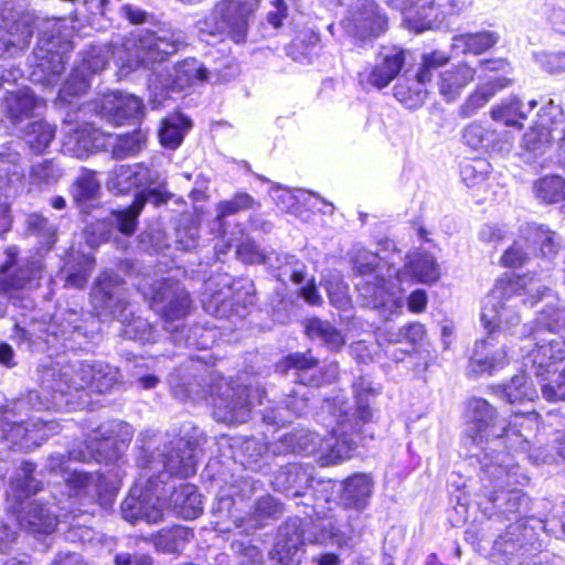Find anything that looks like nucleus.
Wrapping results in <instances>:
<instances>
[{
	"instance_id": "f257e3e1",
	"label": "nucleus",
	"mask_w": 565,
	"mask_h": 565,
	"mask_svg": "<svg viewBox=\"0 0 565 565\" xmlns=\"http://www.w3.org/2000/svg\"><path fill=\"white\" fill-rule=\"evenodd\" d=\"M536 414L515 413L497 419V531L529 520L530 497L521 489L530 478L518 458L532 459L536 465H551L554 456L539 448L530 454L531 437L536 434ZM505 530L501 534H504Z\"/></svg>"
},
{
	"instance_id": "f03ea898",
	"label": "nucleus",
	"mask_w": 565,
	"mask_h": 565,
	"mask_svg": "<svg viewBox=\"0 0 565 565\" xmlns=\"http://www.w3.org/2000/svg\"><path fill=\"white\" fill-rule=\"evenodd\" d=\"M521 301L530 308L545 302L533 320L531 333L536 342L530 354L536 377L544 382L565 360V339L558 335L565 331V307L558 303L553 289L544 285L530 287Z\"/></svg>"
},
{
	"instance_id": "7ed1b4c3",
	"label": "nucleus",
	"mask_w": 565,
	"mask_h": 565,
	"mask_svg": "<svg viewBox=\"0 0 565 565\" xmlns=\"http://www.w3.org/2000/svg\"><path fill=\"white\" fill-rule=\"evenodd\" d=\"M366 395L375 396L377 391L360 384L356 390V407L351 412L348 399L344 396L337 395L332 401L327 399L324 406L335 418V427L332 428V440L326 441V446L320 445V450L326 454L320 458L322 465H337L352 456L356 448L355 436L360 431L361 425L372 418V411L369 407Z\"/></svg>"
},
{
	"instance_id": "20e7f679",
	"label": "nucleus",
	"mask_w": 565,
	"mask_h": 565,
	"mask_svg": "<svg viewBox=\"0 0 565 565\" xmlns=\"http://www.w3.org/2000/svg\"><path fill=\"white\" fill-rule=\"evenodd\" d=\"M355 269L359 274L356 290L364 306L380 309L386 320L402 311L404 300L399 285L403 278L399 269L382 264L375 254L358 257Z\"/></svg>"
},
{
	"instance_id": "39448f33",
	"label": "nucleus",
	"mask_w": 565,
	"mask_h": 565,
	"mask_svg": "<svg viewBox=\"0 0 565 565\" xmlns=\"http://www.w3.org/2000/svg\"><path fill=\"white\" fill-rule=\"evenodd\" d=\"M185 36L180 31H145L128 38L111 52L121 75H127L140 65L161 62L185 46Z\"/></svg>"
},
{
	"instance_id": "423d86ee",
	"label": "nucleus",
	"mask_w": 565,
	"mask_h": 565,
	"mask_svg": "<svg viewBox=\"0 0 565 565\" xmlns=\"http://www.w3.org/2000/svg\"><path fill=\"white\" fill-rule=\"evenodd\" d=\"M68 129L62 142V149L66 154L83 159L96 150L111 146L113 157L124 159L137 156L147 142V131L134 130L130 134L113 137L90 124H84L79 128L67 125Z\"/></svg>"
},
{
	"instance_id": "0eeeda50",
	"label": "nucleus",
	"mask_w": 565,
	"mask_h": 565,
	"mask_svg": "<svg viewBox=\"0 0 565 565\" xmlns=\"http://www.w3.org/2000/svg\"><path fill=\"white\" fill-rule=\"evenodd\" d=\"M34 465L23 462L20 472L11 480L9 497L14 499L10 505L20 527L34 535L51 534L55 531L58 518L51 508L36 501H24L40 489V483L33 478Z\"/></svg>"
},
{
	"instance_id": "6e6552de",
	"label": "nucleus",
	"mask_w": 565,
	"mask_h": 565,
	"mask_svg": "<svg viewBox=\"0 0 565 565\" xmlns=\"http://www.w3.org/2000/svg\"><path fill=\"white\" fill-rule=\"evenodd\" d=\"M540 531L565 541V511L553 512L545 519L531 516L520 524H511L504 534L497 535V552L503 556L534 554L541 550Z\"/></svg>"
},
{
	"instance_id": "1a4fd4ad",
	"label": "nucleus",
	"mask_w": 565,
	"mask_h": 565,
	"mask_svg": "<svg viewBox=\"0 0 565 565\" xmlns=\"http://www.w3.org/2000/svg\"><path fill=\"white\" fill-rule=\"evenodd\" d=\"M52 380L49 386L62 394L89 388L105 393L117 382L118 371L103 362H79L56 365L47 372Z\"/></svg>"
},
{
	"instance_id": "9d476101",
	"label": "nucleus",
	"mask_w": 565,
	"mask_h": 565,
	"mask_svg": "<svg viewBox=\"0 0 565 565\" xmlns=\"http://www.w3.org/2000/svg\"><path fill=\"white\" fill-rule=\"evenodd\" d=\"M259 2L260 0H221L211 13L199 22L200 32L226 35L236 43L244 42Z\"/></svg>"
},
{
	"instance_id": "9b49d317",
	"label": "nucleus",
	"mask_w": 565,
	"mask_h": 565,
	"mask_svg": "<svg viewBox=\"0 0 565 565\" xmlns=\"http://www.w3.org/2000/svg\"><path fill=\"white\" fill-rule=\"evenodd\" d=\"M206 79V68L195 58L183 60L171 70L163 68L152 72L148 79L150 103L153 108H158L170 96V93L181 92Z\"/></svg>"
},
{
	"instance_id": "f8f14e48",
	"label": "nucleus",
	"mask_w": 565,
	"mask_h": 565,
	"mask_svg": "<svg viewBox=\"0 0 565 565\" xmlns=\"http://www.w3.org/2000/svg\"><path fill=\"white\" fill-rule=\"evenodd\" d=\"M24 408L25 403L19 402L0 411V427L7 440L21 449L30 450L49 437L51 424L40 419L23 422L21 415Z\"/></svg>"
},
{
	"instance_id": "ddd939ff",
	"label": "nucleus",
	"mask_w": 565,
	"mask_h": 565,
	"mask_svg": "<svg viewBox=\"0 0 565 565\" xmlns=\"http://www.w3.org/2000/svg\"><path fill=\"white\" fill-rule=\"evenodd\" d=\"M132 434V428L127 423L111 422L103 425L95 433L94 439L90 441L92 445L87 446L89 451L71 450L68 452L70 460L88 461L95 459L103 461L115 459L131 440Z\"/></svg>"
},
{
	"instance_id": "4468645a",
	"label": "nucleus",
	"mask_w": 565,
	"mask_h": 565,
	"mask_svg": "<svg viewBox=\"0 0 565 565\" xmlns=\"http://www.w3.org/2000/svg\"><path fill=\"white\" fill-rule=\"evenodd\" d=\"M163 511L164 502L158 497L152 479L145 489L135 486L121 503L124 519L132 524L139 521L157 523L163 519Z\"/></svg>"
},
{
	"instance_id": "2eb2a0df",
	"label": "nucleus",
	"mask_w": 565,
	"mask_h": 565,
	"mask_svg": "<svg viewBox=\"0 0 565 565\" xmlns=\"http://www.w3.org/2000/svg\"><path fill=\"white\" fill-rule=\"evenodd\" d=\"M530 260V254L523 246L514 242L509 246L500 257V264L509 268L499 278H497V292L501 298H511L512 296H522L530 289L527 287V274H521L516 270L522 269Z\"/></svg>"
},
{
	"instance_id": "dca6fc26",
	"label": "nucleus",
	"mask_w": 565,
	"mask_h": 565,
	"mask_svg": "<svg viewBox=\"0 0 565 565\" xmlns=\"http://www.w3.org/2000/svg\"><path fill=\"white\" fill-rule=\"evenodd\" d=\"M525 119V105L518 95H510L497 104V151H510L515 134L522 130Z\"/></svg>"
},
{
	"instance_id": "f3484780",
	"label": "nucleus",
	"mask_w": 565,
	"mask_h": 565,
	"mask_svg": "<svg viewBox=\"0 0 565 565\" xmlns=\"http://www.w3.org/2000/svg\"><path fill=\"white\" fill-rule=\"evenodd\" d=\"M90 300L99 313L121 315L127 303L125 282L117 275L103 273L92 288Z\"/></svg>"
},
{
	"instance_id": "a211bd4d",
	"label": "nucleus",
	"mask_w": 565,
	"mask_h": 565,
	"mask_svg": "<svg viewBox=\"0 0 565 565\" xmlns=\"http://www.w3.org/2000/svg\"><path fill=\"white\" fill-rule=\"evenodd\" d=\"M222 392L212 393L214 417L227 424L243 423L247 419L252 402L247 387H232L225 383Z\"/></svg>"
},
{
	"instance_id": "6ab92c4d",
	"label": "nucleus",
	"mask_w": 565,
	"mask_h": 565,
	"mask_svg": "<svg viewBox=\"0 0 565 565\" xmlns=\"http://www.w3.org/2000/svg\"><path fill=\"white\" fill-rule=\"evenodd\" d=\"M537 397V391L531 377L523 371L513 375L509 381L497 384V398L505 403L503 408L497 409V419L501 420L502 417H508L515 413H534L536 414L535 420L539 419V414L534 411L514 409V404H521L524 401H533ZM539 422H536V428Z\"/></svg>"
},
{
	"instance_id": "aec40b11",
	"label": "nucleus",
	"mask_w": 565,
	"mask_h": 565,
	"mask_svg": "<svg viewBox=\"0 0 565 565\" xmlns=\"http://www.w3.org/2000/svg\"><path fill=\"white\" fill-rule=\"evenodd\" d=\"M494 320V296L489 292L481 301L480 321L488 332V338L475 344L469 369L475 374L491 373L494 359L492 332Z\"/></svg>"
},
{
	"instance_id": "412c9836",
	"label": "nucleus",
	"mask_w": 565,
	"mask_h": 565,
	"mask_svg": "<svg viewBox=\"0 0 565 565\" xmlns=\"http://www.w3.org/2000/svg\"><path fill=\"white\" fill-rule=\"evenodd\" d=\"M405 63L404 52L397 47H383L376 62L360 73V83L381 89L388 86Z\"/></svg>"
},
{
	"instance_id": "4be33fe9",
	"label": "nucleus",
	"mask_w": 565,
	"mask_h": 565,
	"mask_svg": "<svg viewBox=\"0 0 565 565\" xmlns=\"http://www.w3.org/2000/svg\"><path fill=\"white\" fill-rule=\"evenodd\" d=\"M98 113L111 124L121 126L141 120L145 107L135 95L110 92L103 96Z\"/></svg>"
},
{
	"instance_id": "5701e85b",
	"label": "nucleus",
	"mask_w": 565,
	"mask_h": 565,
	"mask_svg": "<svg viewBox=\"0 0 565 565\" xmlns=\"http://www.w3.org/2000/svg\"><path fill=\"white\" fill-rule=\"evenodd\" d=\"M386 18L373 0H356L348 20V26L356 38H376L386 30Z\"/></svg>"
},
{
	"instance_id": "b1692460",
	"label": "nucleus",
	"mask_w": 565,
	"mask_h": 565,
	"mask_svg": "<svg viewBox=\"0 0 565 565\" xmlns=\"http://www.w3.org/2000/svg\"><path fill=\"white\" fill-rule=\"evenodd\" d=\"M108 54L109 50H93L60 89V100L71 104L70 97L84 94L89 87L88 74L103 71L108 63Z\"/></svg>"
},
{
	"instance_id": "393cba45",
	"label": "nucleus",
	"mask_w": 565,
	"mask_h": 565,
	"mask_svg": "<svg viewBox=\"0 0 565 565\" xmlns=\"http://www.w3.org/2000/svg\"><path fill=\"white\" fill-rule=\"evenodd\" d=\"M150 185H160L159 173L142 163L115 168L107 183L109 191L117 194L129 192L134 188Z\"/></svg>"
},
{
	"instance_id": "a878e982",
	"label": "nucleus",
	"mask_w": 565,
	"mask_h": 565,
	"mask_svg": "<svg viewBox=\"0 0 565 565\" xmlns=\"http://www.w3.org/2000/svg\"><path fill=\"white\" fill-rule=\"evenodd\" d=\"M529 250L544 260L552 262L563 247L562 237L543 224H526L521 230Z\"/></svg>"
},
{
	"instance_id": "bb28decb",
	"label": "nucleus",
	"mask_w": 565,
	"mask_h": 565,
	"mask_svg": "<svg viewBox=\"0 0 565 565\" xmlns=\"http://www.w3.org/2000/svg\"><path fill=\"white\" fill-rule=\"evenodd\" d=\"M199 449L183 438L175 439L171 447L162 456V463L170 476L186 478L196 470V457Z\"/></svg>"
},
{
	"instance_id": "cd10ccee",
	"label": "nucleus",
	"mask_w": 565,
	"mask_h": 565,
	"mask_svg": "<svg viewBox=\"0 0 565 565\" xmlns=\"http://www.w3.org/2000/svg\"><path fill=\"white\" fill-rule=\"evenodd\" d=\"M154 303L159 307L162 317L167 321L179 320L184 317L190 308V297L179 282L164 281L156 294Z\"/></svg>"
},
{
	"instance_id": "c85d7f7f",
	"label": "nucleus",
	"mask_w": 565,
	"mask_h": 565,
	"mask_svg": "<svg viewBox=\"0 0 565 565\" xmlns=\"http://www.w3.org/2000/svg\"><path fill=\"white\" fill-rule=\"evenodd\" d=\"M374 481L366 473H355L342 481L340 501L344 508L363 511L372 497Z\"/></svg>"
},
{
	"instance_id": "c756f323",
	"label": "nucleus",
	"mask_w": 565,
	"mask_h": 565,
	"mask_svg": "<svg viewBox=\"0 0 565 565\" xmlns=\"http://www.w3.org/2000/svg\"><path fill=\"white\" fill-rule=\"evenodd\" d=\"M467 437L477 447L483 449L490 437L489 425L492 420V407L482 398H473L468 404Z\"/></svg>"
},
{
	"instance_id": "7c9ffc66",
	"label": "nucleus",
	"mask_w": 565,
	"mask_h": 565,
	"mask_svg": "<svg viewBox=\"0 0 565 565\" xmlns=\"http://www.w3.org/2000/svg\"><path fill=\"white\" fill-rule=\"evenodd\" d=\"M285 363L287 369L296 370L297 379L303 385H320L334 380L338 375V366L331 364L328 366L326 375L318 376L316 374L318 360L313 358L310 352L291 354L286 359Z\"/></svg>"
},
{
	"instance_id": "2f4dec72",
	"label": "nucleus",
	"mask_w": 565,
	"mask_h": 565,
	"mask_svg": "<svg viewBox=\"0 0 565 565\" xmlns=\"http://www.w3.org/2000/svg\"><path fill=\"white\" fill-rule=\"evenodd\" d=\"M52 471L61 473L67 488L77 495L82 492L89 494L97 492V481L99 476L81 472L77 469H71L66 466L63 456H54L49 459V466Z\"/></svg>"
},
{
	"instance_id": "473e14b6",
	"label": "nucleus",
	"mask_w": 565,
	"mask_h": 565,
	"mask_svg": "<svg viewBox=\"0 0 565 565\" xmlns=\"http://www.w3.org/2000/svg\"><path fill=\"white\" fill-rule=\"evenodd\" d=\"M170 507L179 516L192 520L202 512L201 495L195 486L183 483L170 495Z\"/></svg>"
},
{
	"instance_id": "72a5a7b5",
	"label": "nucleus",
	"mask_w": 565,
	"mask_h": 565,
	"mask_svg": "<svg viewBox=\"0 0 565 565\" xmlns=\"http://www.w3.org/2000/svg\"><path fill=\"white\" fill-rule=\"evenodd\" d=\"M473 77L475 71L467 64H459L456 67L446 70L440 74L438 83L439 93L447 102H452L472 82Z\"/></svg>"
},
{
	"instance_id": "f704fd0d",
	"label": "nucleus",
	"mask_w": 565,
	"mask_h": 565,
	"mask_svg": "<svg viewBox=\"0 0 565 565\" xmlns=\"http://www.w3.org/2000/svg\"><path fill=\"white\" fill-rule=\"evenodd\" d=\"M554 141L556 139L552 137L551 131H544L532 125L522 136L521 148L523 152L521 156L526 163L535 161L552 147Z\"/></svg>"
},
{
	"instance_id": "c9c22d12",
	"label": "nucleus",
	"mask_w": 565,
	"mask_h": 565,
	"mask_svg": "<svg viewBox=\"0 0 565 565\" xmlns=\"http://www.w3.org/2000/svg\"><path fill=\"white\" fill-rule=\"evenodd\" d=\"M311 482L312 479L305 469L290 466L275 477L274 484L288 495L300 497L306 494Z\"/></svg>"
},
{
	"instance_id": "e433bc0d",
	"label": "nucleus",
	"mask_w": 565,
	"mask_h": 565,
	"mask_svg": "<svg viewBox=\"0 0 565 565\" xmlns=\"http://www.w3.org/2000/svg\"><path fill=\"white\" fill-rule=\"evenodd\" d=\"M544 131H551L554 139L565 136V113L561 105L555 104L553 99L543 105L533 124Z\"/></svg>"
},
{
	"instance_id": "4c0bfd02",
	"label": "nucleus",
	"mask_w": 565,
	"mask_h": 565,
	"mask_svg": "<svg viewBox=\"0 0 565 565\" xmlns=\"http://www.w3.org/2000/svg\"><path fill=\"white\" fill-rule=\"evenodd\" d=\"M192 122L181 114H174L162 120L159 129L160 143L168 149H177L190 130Z\"/></svg>"
},
{
	"instance_id": "58836bf2",
	"label": "nucleus",
	"mask_w": 565,
	"mask_h": 565,
	"mask_svg": "<svg viewBox=\"0 0 565 565\" xmlns=\"http://www.w3.org/2000/svg\"><path fill=\"white\" fill-rule=\"evenodd\" d=\"M522 296H512L511 298H501L497 292V335L501 333L515 334L514 329L519 327L521 317L514 309L518 302H522Z\"/></svg>"
},
{
	"instance_id": "ea45409f",
	"label": "nucleus",
	"mask_w": 565,
	"mask_h": 565,
	"mask_svg": "<svg viewBox=\"0 0 565 565\" xmlns=\"http://www.w3.org/2000/svg\"><path fill=\"white\" fill-rule=\"evenodd\" d=\"M405 267L417 281L423 284L435 282L440 277L436 258L427 253H417L408 256Z\"/></svg>"
},
{
	"instance_id": "a19ab883",
	"label": "nucleus",
	"mask_w": 565,
	"mask_h": 565,
	"mask_svg": "<svg viewBox=\"0 0 565 565\" xmlns=\"http://www.w3.org/2000/svg\"><path fill=\"white\" fill-rule=\"evenodd\" d=\"M305 330L309 338L322 340L332 351H338L345 343V339L341 331L333 327L329 321H324L319 318L306 320Z\"/></svg>"
},
{
	"instance_id": "79ce46f5",
	"label": "nucleus",
	"mask_w": 565,
	"mask_h": 565,
	"mask_svg": "<svg viewBox=\"0 0 565 565\" xmlns=\"http://www.w3.org/2000/svg\"><path fill=\"white\" fill-rule=\"evenodd\" d=\"M535 196L545 204L565 202V178L559 174H547L539 178L533 184Z\"/></svg>"
},
{
	"instance_id": "37998d69",
	"label": "nucleus",
	"mask_w": 565,
	"mask_h": 565,
	"mask_svg": "<svg viewBox=\"0 0 565 565\" xmlns=\"http://www.w3.org/2000/svg\"><path fill=\"white\" fill-rule=\"evenodd\" d=\"M461 139L472 151L489 153L494 143V131L475 121L462 129Z\"/></svg>"
},
{
	"instance_id": "c03bdc74",
	"label": "nucleus",
	"mask_w": 565,
	"mask_h": 565,
	"mask_svg": "<svg viewBox=\"0 0 565 565\" xmlns=\"http://www.w3.org/2000/svg\"><path fill=\"white\" fill-rule=\"evenodd\" d=\"M99 190L100 183L97 180L95 172L85 170L73 183L71 193L78 205H84L95 200Z\"/></svg>"
},
{
	"instance_id": "a18cd8bd",
	"label": "nucleus",
	"mask_w": 565,
	"mask_h": 565,
	"mask_svg": "<svg viewBox=\"0 0 565 565\" xmlns=\"http://www.w3.org/2000/svg\"><path fill=\"white\" fill-rule=\"evenodd\" d=\"M493 44L490 33L460 34L452 39L451 49L462 54H481Z\"/></svg>"
},
{
	"instance_id": "49530a36",
	"label": "nucleus",
	"mask_w": 565,
	"mask_h": 565,
	"mask_svg": "<svg viewBox=\"0 0 565 565\" xmlns=\"http://www.w3.org/2000/svg\"><path fill=\"white\" fill-rule=\"evenodd\" d=\"M152 194V192L148 193V195ZM146 201L147 194L141 192L136 196L135 201L127 210L116 211L113 213L114 222L122 234L131 235L135 232L137 218L143 209Z\"/></svg>"
},
{
	"instance_id": "de8ad7c7",
	"label": "nucleus",
	"mask_w": 565,
	"mask_h": 565,
	"mask_svg": "<svg viewBox=\"0 0 565 565\" xmlns=\"http://www.w3.org/2000/svg\"><path fill=\"white\" fill-rule=\"evenodd\" d=\"M54 137L53 127L43 120L33 121L24 134L25 142L34 152H43Z\"/></svg>"
},
{
	"instance_id": "09e8293b",
	"label": "nucleus",
	"mask_w": 565,
	"mask_h": 565,
	"mask_svg": "<svg viewBox=\"0 0 565 565\" xmlns=\"http://www.w3.org/2000/svg\"><path fill=\"white\" fill-rule=\"evenodd\" d=\"M6 103L9 113L15 119L29 116L38 105V100L29 88H20L17 92L9 93Z\"/></svg>"
},
{
	"instance_id": "8fccbe9b",
	"label": "nucleus",
	"mask_w": 565,
	"mask_h": 565,
	"mask_svg": "<svg viewBox=\"0 0 565 565\" xmlns=\"http://www.w3.org/2000/svg\"><path fill=\"white\" fill-rule=\"evenodd\" d=\"M62 169L52 160L34 164L30 171V183L38 188L53 185L62 178Z\"/></svg>"
},
{
	"instance_id": "3c124183",
	"label": "nucleus",
	"mask_w": 565,
	"mask_h": 565,
	"mask_svg": "<svg viewBox=\"0 0 565 565\" xmlns=\"http://www.w3.org/2000/svg\"><path fill=\"white\" fill-rule=\"evenodd\" d=\"M258 206L259 203L252 195L245 192H238L232 199L217 203L216 216L221 220L242 211L255 210Z\"/></svg>"
},
{
	"instance_id": "603ef678",
	"label": "nucleus",
	"mask_w": 565,
	"mask_h": 565,
	"mask_svg": "<svg viewBox=\"0 0 565 565\" xmlns=\"http://www.w3.org/2000/svg\"><path fill=\"white\" fill-rule=\"evenodd\" d=\"M491 172V164L484 160H475L461 168L462 181L469 188L483 184Z\"/></svg>"
},
{
	"instance_id": "864d4df0",
	"label": "nucleus",
	"mask_w": 565,
	"mask_h": 565,
	"mask_svg": "<svg viewBox=\"0 0 565 565\" xmlns=\"http://www.w3.org/2000/svg\"><path fill=\"white\" fill-rule=\"evenodd\" d=\"M41 278V265L40 263H34L32 268L29 270V274L25 275L24 270L21 269L18 277L12 278L10 281L6 284V286L0 287V313L3 311V299H4V290L12 288L19 289L24 288L26 286L32 287L33 282Z\"/></svg>"
},
{
	"instance_id": "5fc2aeb1",
	"label": "nucleus",
	"mask_w": 565,
	"mask_h": 565,
	"mask_svg": "<svg viewBox=\"0 0 565 565\" xmlns=\"http://www.w3.org/2000/svg\"><path fill=\"white\" fill-rule=\"evenodd\" d=\"M535 62L548 74L556 75L565 72V52H541L534 54Z\"/></svg>"
},
{
	"instance_id": "6e6d98bb",
	"label": "nucleus",
	"mask_w": 565,
	"mask_h": 565,
	"mask_svg": "<svg viewBox=\"0 0 565 565\" xmlns=\"http://www.w3.org/2000/svg\"><path fill=\"white\" fill-rule=\"evenodd\" d=\"M28 231L31 234H38L43 237L44 243L50 248L55 242V230L49 224L47 220L39 214H31L26 218Z\"/></svg>"
},
{
	"instance_id": "4d7b16f0",
	"label": "nucleus",
	"mask_w": 565,
	"mask_h": 565,
	"mask_svg": "<svg viewBox=\"0 0 565 565\" xmlns=\"http://www.w3.org/2000/svg\"><path fill=\"white\" fill-rule=\"evenodd\" d=\"M327 291L332 306L339 309H345L350 303L348 286L341 278L334 277L327 281Z\"/></svg>"
},
{
	"instance_id": "13d9d810",
	"label": "nucleus",
	"mask_w": 565,
	"mask_h": 565,
	"mask_svg": "<svg viewBox=\"0 0 565 565\" xmlns=\"http://www.w3.org/2000/svg\"><path fill=\"white\" fill-rule=\"evenodd\" d=\"M493 87L479 88L465 102L460 108L463 117L472 116L478 109L483 107L492 97Z\"/></svg>"
},
{
	"instance_id": "bf43d9fd",
	"label": "nucleus",
	"mask_w": 565,
	"mask_h": 565,
	"mask_svg": "<svg viewBox=\"0 0 565 565\" xmlns=\"http://www.w3.org/2000/svg\"><path fill=\"white\" fill-rule=\"evenodd\" d=\"M184 533L182 527L161 531L154 539V546L164 553H174L179 548L178 539Z\"/></svg>"
},
{
	"instance_id": "052dcab7",
	"label": "nucleus",
	"mask_w": 565,
	"mask_h": 565,
	"mask_svg": "<svg viewBox=\"0 0 565 565\" xmlns=\"http://www.w3.org/2000/svg\"><path fill=\"white\" fill-rule=\"evenodd\" d=\"M309 194L302 190H296L295 192L288 189L277 188L271 192V198L284 211L292 210L296 204L301 200L302 196Z\"/></svg>"
},
{
	"instance_id": "680f3d73",
	"label": "nucleus",
	"mask_w": 565,
	"mask_h": 565,
	"mask_svg": "<svg viewBox=\"0 0 565 565\" xmlns=\"http://www.w3.org/2000/svg\"><path fill=\"white\" fill-rule=\"evenodd\" d=\"M282 512L280 503L270 495L262 497L257 500L255 505V523L253 526L258 525V520L262 518L277 516Z\"/></svg>"
},
{
	"instance_id": "e2e57ef3",
	"label": "nucleus",
	"mask_w": 565,
	"mask_h": 565,
	"mask_svg": "<svg viewBox=\"0 0 565 565\" xmlns=\"http://www.w3.org/2000/svg\"><path fill=\"white\" fill-rule=\"evenodd\" d=\"M124 334L134 340L148 342L152 340V328L146 320L136 318L126 326Z\"/></svg>"
},
{
	"instance_id": "0e129e2a",
	"label": "nucleus",
	"mask_w": 565,
	"mask_h": 565,
	"mask_svg": "<svg viewBox=\"0 0 565 565\" xmlns=\"http://www.w3.org/2000/svg\"><path fill=\"white\" fill-rule=\"evenodd\" d=\"M512 71L511 63L507 58L497 57V92L513 83V78L508 76Z\"/></svg>"
},
{
	"instance_id": "69168bd1",
	"label": "nucleus",
	"mask_w": 565,
	"mask_h": 565,
	"mask_svg": "<svg viewBox=\"0 0 565 565\" xmlns=\"http://www.w3.org/2000/svg\"><path fill=\"white\" fill-rule=\"evenodd\" d=\"M237 254L246 263H265L266 256L257 249L254 243H247L238 246Z\"/></svg>"
},
{
	"instance_id": "338daca9",
	"label": "nucleus",
	"mask_w": 565,
	"mask_h": 565,
	"mask_svg": "<svg viewBox=\"0 0 565 565\" xmlns=\"http://www.w3.org/2000/svg\"><path fill=\"white\" fill-rule=\"evenodd\" d=\"M425 335V327L419 322H413L403 327V342L412 345L418 344Z\"/></svg>"
},
{
	"instance_id": "774afa93",
	"label": "nucleus",
	"mask_w": 565,
	"mask_h": 565,
	"mask_svg": "<svg viewBox=\"0 0 565 565\" xmlns=\"http://www.w3.org/2000/svg\"><path fill=\"white\" fill-rule=\"evenodd\" d=\"M321 540L330 541L332 544L339 546L347 543L345 535L331 521H327V523L322 525Z\"/></svg>"
}]
</instances>
